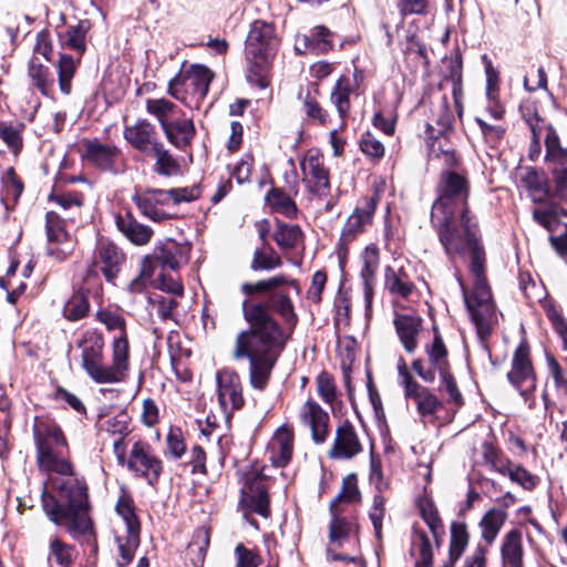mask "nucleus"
Listing matches in <instances>:
<instances>
[{
  "mask_svg": "<svg viewBox=\"0 0 567 567\" xmlns=\"http://www.w3.org/2000/svg\"><path fill=\"white\" fill-rule=\"evenodd\" d=\"M485 460L492 468L509 481L517 484L526 492H533L539 484L540 478L525 468L523 465L514 463L492 446H486L484 452Z\"/></svg>",
  "mask_w": 567,
  "mask_h": 567,
  "instance_id": "10",
  "label": "nucleus"
},
{
  "mask_svg": "<svg viewBox=\"0 0 567 567\" xmlns=\"http://www.w3.org/2000/svg\"><path fill=\"white\" fill-rule=\"evenodd\" d=\"M279 40L271 23L257 20L251 24L246 40V53L256 65L266 64L275 54Z\"/></svg>",
  "mask_w": 567,
  "mask_h": 567,
  "instance_id": "9",
  "label": "nucleus"
},
{
  "mask_svg": "<svg viewBox=\"0 0 567 567\" xmlns=\"http://www.w3.org/2000/svg\"><path fill=\"white\" fill-rule=\"evenodd\" d=\"M545 164L554 183V195L567 200V145L564 146L555 127L547 126L544 138Z\"/></svg>",
  "mask_w": 567,
  "mask_h": 567,
  "instance_id": "7",
  "label": "nucleus"
},
{
  "mask_svg": "<svg viewBox=\"0 0 567 567\" xmlns=\"http://www.w3.org/2000/svg\"><path fill=\"white\" fill-rule=\"evenodd\" d=\"M132 200L138 212L153 221L161 223L173 217V214L168 210L171 205L166 189H140L134 193Z\"/></svg>",
  "mask_w": 567,
  "mask_h": 567,
  "instance_id": "14",
  "label": "nucleus"
},
{
  "mask_svg": "<svg viewBox=\"0 0 567 567\" xmlns=\"http://www.w3.org/2000/svg\"><path fill=\"white\" fill-rule=\"evenodd\" d=\"M470 542V534L466 524L463 522H453L451 524V539L449 547V563L443 567H454L455 563L462 557Z\"/></svg>",
  "mask_w": 567,
  "mask_h": 567,
  "instance_id": "40",
  "label": "nucleus"
},
{
  "mask_svg": "<svg viewBox=\"0 0 567 567\" xmlns=\"http://www.w3.org/2000/svg\"><path fill=\"white\" fill-rule=\"evenodd\" d=\"M412 554L417 555L416 567H431L433 563L432 544L425 532L414 528Z\"/></svg>",
  "mask_w": 567,
  "mask_h": 567,
  "instance_id": "50",
  "label": "nucleus"
},
{
  "mask_svg": "<svg viewBox=\"0 0 567 567\" xmlns=\"http://www.w3.org/2000/svg\"><path fill=\"white\" fill-rule=\"evenodd\" d=\"M28 76L31 85L38 89L44 96H50L54 87V79L49 68L41 63L39 56H32L29 62Z\"/></svg>",
  "mask_w": 567,
  "mask_h": 567,
  "instance_id": "38",
  "label": "nucleus"
},
{
  "mask_svg": "<svg viewBox=\"0 0 567 567\" xmlns=\"http://www.w3.org/2000/svg\"><path fill=\"white\" fill-rule=\"evenodd\" d=\"M547 370L549 381L546 383V388L543 391L542 399L544 405L548 409L551 403L549 400L548 388L553 386L557 396L567 399V374L559 362L551 354L546 355Z\"/></svg>",
  "mask_w": 567,
  "mask_h": 567,
  "instance_id": "35",
  "label": "nucleus"
},
{
  "mask_svg": "<svg viewBox=\"0 0 567 567\" xmlns=\"http://www.w3.org/2000/svg\"><path fill=\"white\" fill-rule=\"evenodd\" d=\"M83 147V158L90 165L101 171L116 172L122 161V152L117 146L93 138L85 140Z\"/></svg>",
  "mask_w": 567,
  "mask_h": 567,
  "instance_id": "20",
  "label": "nucleus"
},
{
  "mask_svg": "<svg viewBox=\"0 0 567 567\" xmlns=\"http://www.w3.org/2000/svg\"><path fill=\"white\" fill-rule=\"evenodd\" d=\"M213 78L214 73L206 65L192 64L183 74L169 81L168 93L179 100L182 93L179 86H182L186 92L190 91L197 102H200L207 95Z\"/></svg>",
  "mask_w": 567,
  "mask_h": 567,
  "instance_id": "11",
  "label": "nucleus"
},
{
  "mask_svg": "<svg viewBox=\"0 0 567 567\" xmlns=\"http://www.w3.org/2000/svg\"><path fill=\"white\" fill-rule=\"evenodd\" d=\"M117 557L116 563L120 567L128 565L140 546V532H125V535L116 537Z\"/></svg>",
  "mask_w": 567,
  "mask_h": 567,
  "instance_id": "48",
  "label": "nucleus"
},
{
  "mask_svg": "<svg viewBox=\"0 0 567 567\" xmlns=\"http://www.w3.org/2000/svg\"><path fill=\"white\" fill-rule=\"evenodd\" d=\"M384 284L390 293L404 299L409 298L414 290V285L403 268L395 270L386 266L384 269Z\"/></svg>",
  "mask_w": 567,
  "mask_h": 567,
  "instance_id": "42",
  "label": "nucleus"
},
{
  "mask_svg": "<svg viewBox=\"0 0 567 567\" xmlns=\"http://www.w3.org/2000/svg\"><path fill=\"white\" fill-rule=\"evenodd\" d=\"M363 451L359 434L353 424L344 420L334 430V436L328 456L331 460H351Z\"/></svg>",
  "mask_w": 567,
  "mask_h": 567,
  "instance_id": "19",
  "label": "nucleus"
},
{
  "mask_svg": "<svg viewBox=\"0 0 567 567\" xmlns=\"http://www.w3.org/2000/svg\"><path fill=\"white\" fill-rule=\"evenodd\" d=\"M145 110L150 115L157 120L161 128L165 123H168L176 117L178 113H183L175 103L164 97L147 99L145 101Z\"/></svg>",
  "mask_w": 567,
  "mask_h": 567,
  "instance_id": "46",
  "label": "nucleus"
},
{
  "mask_svg": "<svg viewBox=\"0 0 567 567\" xmlns=\"http://www.w3.org/2000/svg\"><path fill=\"white\" fill-rule=\"evenodd\" d=\"M470 184L467 178L453 171L441 174L439 197L432 205L431 216L472 214L468 204Z\"/></svg>",
  "mask_w": 567,
  "mask_h": 567,
  "instance_id": "5",
  "label": "nucleus"
},
{
  "mask_svg": "<svg viewBox=\"0 0 567 567\" xmlns=\"http://www.w3.org/2000/svg\"><path fill=\"white\" fill-rule=\"evenodd\" d=\"M78 557V550L74 546L54 538L49 546V561L54 559L60 567H71Z\"/></svg>",
  "mask_w": 567,
  "mask_h": 567,
  "instance_id": "51",
  "label": "nucleus"
},
{
  "mask_svg": "<svg viewBox=\"0 0 567 567\" xmlns=\"http://www.w3.org/2000/svg\"><path fill=\"white\" fill-rule=\"evenodd\" d=\"M285 285L298 289L296 281L286 275L241 285V291L246 296L269 292L267 303L243 301V315L249 328L241 330L236 336L231 351L234 360L247 359L249 361V383L258 391H264L268 386L272 369L288 339L269 309L277 311L290 330L298 322L289 296L282 291H276L277 288Z\"/></svg>",
  "mask_w": 567,
  "mask_h": 567,
  "instance_id": "1",
  "label": "nucleus"
},
{
  "mask_svg": "<svg viewBox=\"0 0 567 567\" xmlns=\"http://www.w3.org/2000/svg\"><path fill=\"white\" fill-rule=\"evenodd\" d=\"M507 381L518 391L524 399L528 409H534L536 399L534 392L536 390L537 378L530 358V347L526 339H523L515 349L511 370L507 372Z\"/></svg>",
  "mask_w": 567,
  "mask_h": 567,
  "instance_id": "6",
  "label": "nucleus"
},
{
  "mask_svg": "<svg viewBox=\"0 0 567 567\" xmlns=\"http://www.w3.org/2000/svg\"><path fill=\"white\" fill-rule=\"evenodd\" d=\"M281 265L282 260L274 248L270 247L268 250L256 248L252 255L250 269L254 271L271 270L281 267Z\"/></svg>",
  "mask_w": 567,
  "mask_h": 567,
  "instance_id": "53",
  "label": "nucleus"
},
{
  "mask_svg": "<svg viewBox=\"0 0 567 567\" xmlns=\"http://www.w3.org/2000/svg\"><path fill=\"white\" fill-rule=\"evenodd\" d=\"M396 8L402 16H426L431 9V0H399Z\"/></svg>",
  "mask_w": 567,
  "mask_h": 567,
  "instance_id": "62",
  "label": "nucleus"
},
{
  "mask_svg": "<svg viewBox=\"0 0 567 567\" xmlns=\"http://www.w3.org/2000/svg\"><path fill=\"white\" fill-rule=\"evenodd\" d=\"M218 401L226 414H230L244 406L243 384L237 372L223 369L217 372Z\"/></svg>",
  "mask_w": 567,
  "mask_h": 567,
  "instance_id": "17",
  "label": "nucleus"
},
{
  "mask_svg": "<svg viewBox=\"0 0 567 567\" xmlns=\"http://www.w3.org/2000/svg\"><path fill=\"white\" fill-rule=\"evenodd\" d=\"M145 156L154 158L153 173L163 177H173L181 174V162L176 158L163 142L157 144Z\"/></svg>",
  "mask_w": 567,
  "mask_h": 567,
  "instance_id": "34",
  "label": "nucleus"
},
{
  "mask_svg": "<svg viewBox=\"0 0 567 567\" xmlns=\"http://www.w3.org/2000/svg\"><path fill=\"white\" fill-rule=\"evenodd\" d=\"M127 468L150 485H155L163 472V463L147 443L137 441L130 451Z\"/></svg>",
  "mask_w": 567,
  "mask_h": 567,
  "instance_id": "13",
  "label": "nucleus"
},
{
  "mask_svg": "<svg viewBox=\"0 0 567 567\" xmlns=\"http://www.w3.org/2000/svg\"><path fill=\"white\" fill-rule=\"evenodd\" d=\"M124 261V255L121 249L110 241H100L96 246L94 259L86 271L84 278L89 281L91 277L97 275V268L104 275L107 281H112L120 271V267Z\"/></svg>",
  "mask_w": 567,
  "mask_h": 567,
  "instance_id": "18",
  "label": "nucleus"
},
{
  "mask_svg": "<svg viewBox=\"0 0 567 567\" xmlns=\"http://www.w3.org/2000/svg\"><path fill=\"white\" fill-rule=\"evenodd\" d=\"M152 256L161 265V272L165 269L177 270L186 261L185 247L174 240L156 246Z\"/></svg>",
  "mask_w": 567,
  "mask_h": 567,
  "instance_id": "36",
  "label": "nucleus"
},
{
  "mask_svg": "<svg viewBox=\"0 0 567 567\" xmlns=\"http://www.w3.org/2000/svg\"><path fill=\"white\" fill-rule=\"evenodd\" d=\"M300 424L310 431L316 444H323L330 433L329 413L313 399H308L298 411Z\"/></svg>",
  "mask_w": 567,
  "mask_h": 567,
  "instance_id": "16",
  "label": "nucleus"
},
{
  "mask_svg": "<svg viewBox=\"0 0 567 567\" xmlns=\"http://www.w3.org/2000/svg\"><path fill=\"white\" fill-rule=\"evenodd\" d=\"M358 86V75L354 74L351 79L348 75H341L330 93V102L336 107L340 120L344 121L348 116L351 102L350 95L354 92Z\"/></svg>",
  "mask_w": 567,
  "mask_h": 567,
  "instance_id": "31",
  "label": "nucleus"
},
{
  "mask_svg": "<svg viewBox=\"0 0 567 567\" xmlns=\"http://www.w3.org/2000/svg\"><path fill=\"white\" fill-rule=\"evenodd\" d=\"M317 391L322 400L332 404L337 398L336 384L332 377L327 372H321L317 377Z\"/></svg>",
  "mask_w": 567,
  "mask_h": 567,
  "instance_id": "63",
  "label": "nucleus"
},
{
  "mask_svg": "<svg viewBox=\"0 0 567 567\" xmlns=\"http://www.w3.org/2000/svg\"><path fill=\"white\" fill-rule=\"evenodd\" d=\"M123 136L134 150L144 155L162 142L155 125L145 118H138L134 124L126 125Z\"/></svg>",
  "mask_w": 567,
  "mask_h": 567,
  "instance_id": "22",
  "label": "nucleus"
},
{
  "mask_svg": "<svg viewBox=\"0 0 567 567\" xmlns=\"http://www.w3.org/2000/svg\"><path fill=\"white\" fill-rule=\"evenodd\" d=\"M76 71V63L71 55L61 54L58 62L59 87L60 91L68 95L72 91V79Z\"/></svg>",
  "mask_w": 567,
  "mask_h": 567,
  "instance_id": "54",
  "label": "nucleus"
},
{
  "mask_svg": "<svg viewBox=\"0 0 567 567\" xmlns=\"http://www.w3.org/2000/svg\"><path fill=\"white\" fill-rule=\"evenodd\" d=\"M360 150L372 161H380L385 153L384 145L371 133H364L360 140Z\"/></svg>",
  "mask_w": 567,
  "mask_h": 567,
  "instance_id": "61",
  "label": "nucleus"
},
{
  "mask_svg": "<svg viewBox=\"0 0 567 567\" xmlns=\"http://www.w3.org/2000/svg\"><path fill=\"white\" fill-rule=\"evenodd\" d=\"M361 262L360 278L363 284L365 309L369 311L373 300L377 272L380 265V250L377 245L371 244L365 247L361 254Z\"/></svg>",
  "mask_w": 567,
  "mask_h": 567,
  "instance_id": "25",
  "label": "nucleus"
},
{
  "mask_svg": "<svg viewBox=\"0 0 567 567\" xmlns=\"http://www.w3.org/2000/svg\"><path fill=\"white\" fill-rule=\"evenodd\" d=\"M546 316L555 331L561 338L564 350H567V320L561 315V312L554 306H549L546 308Z\"/></svg>",
  "mask_w": 567,
  "mask_h": 567,
  "instance_id": "64",
  "label": "nucleus"
},
{
  "mask_svg": "<svg viewBox=\"0 0 567 567\" xmlns=\"http://www.w3.org/2000/svg\"><path fill=\"white\" fill-rule=\"evenodd\" d=\"M1 184L2 194L0 202L7 212L12 210L23 192V184L13 167H9L6 171Z\"/></svg>",
  "mask_w": 567,
  "mask_h": 567,
  "instance_id": "41",
  "label": "nucleus"
},
{
  "mask_svg": "<svg viewBox=\"0 0 567 567\" xmlns=\"http://www.w3.org/2000/svg\"><path fill=\"white\" fill-rule=\"evenodd\" d=\"M274 240L281 250H293L303 246L305 234L298 225L278 223Z\"/></svg>",
  "mask_w": 567,
  "mask_h": 567,
  "instance_id": "39",
  "label": "nucleus"
},
{
  "mask_svg": "<svg viewBox=\"0 0 567 567\" xmlns=\"http://www.w3.org/2000/svg\"><path fill=\"white\" fill-rule=\"evenodd\" d=\"M116 512L125 522L126 532H140V522L131 497L127 495L121 496L116 503Z\"/></svg>",
  "mask_w": 567,
  "mask_h": 567,
  "instance_id": "56",
  "label": "nucleus"
},
{
  "mask_svg": "<svg viewBox=\"0 0 567 567\" xmlns=\"http://www.w3.org/2000/svg\"><path fill=\"white\" fill-rule=\"evenodd\" d=\"M51 485L56 497L52 498L51 504H44L50 519L56 525L65 523L66 530L73 538L84 537L90 540L93 537V526L89 516L86 483L73 473L64 477L52 478Z\"/></svg>",
  "mask_w": 567,
  "mask_h": 567,
  "instance_id": "3",
  "label": "nucleus"
},
{
  "mask_svg": "<svg viewBox=\"0 0 567 567\" xmlns=\"http://www.w3.org/2000/svg\"><path fill=\"white\" fill-rule=\"evenodd\" d=\"M24 130L25 124L20 121L0 123V140L16 156L19 155L23 148Z\"/></svg>",
  "mask_w": 567,
  "mask_h": 567,
  "instance_id": "43",
  "label": "nucleus"
},
{
  "mask_svg": "<svg viewBox=\"0 0 567 567\" xmlns=\"http://www.w3.org/2000/svg\"><path fill=\"white\" fill-rule=\"evenodd\" d=\"M116 226L118 230L134 245L144 246L148 244L153 237V229L137 221L131 213L118 215L116 217Z\"/></svg>",
  "mask_w": 567,
  "mask_h": 567,
  "instance_id": "33",
  "label": "nucleus"
},
{
  "mask_svg": "<svg viewBox=\"0 0 567 567\" xmlns=\"http://www.w3.org/2000/svg\"><path fill=\"white\" fill-rule=\"evenodd\" d=\"M78 347L81 349L82 368L96 383L122 382L130 368V344L127 337L120 336L112 344V363L104 364V338L96 330H86Z\"/></svg>",
  "mask_w": 567,
  "mask_h": 567,
  "instance_id": "4",
  "label": "nucleus"
},
{
  "mask_svg": "<svg viewBox=\"0 0 567 567\" xmlns=\"http://www.w3.org/2000/svg\"><path fill=\"white\" fill-rule=\"evenodd\" d=\"M169 144L178 150H185L195 137L194 122L185 116H176L161 128Z\"/></svg>",
  "mask_w": 567,
  "mask_h": 567,
  "instance_id": "28",
  "label": "nucleus"
},
{
  "mask_svg": "<svg viewBox=\"0 0 567 567\" xmlns=\"http://www.w3.org/2000/svg\"><path fill=\"white\" fill-rule=\"evenodd\" d=\"M35 447L44 442L48 447L68 451V442L62 430L56 425H44L34 429Z\"/></svg>",
  "mask_w": 567,
  "mask_h": 567,
  "instance_id": "49",
  "label": "nucleus"
},
{
  "mask_svg": "<svg viewBox=\"0 0 567 567\" xmlns=\"http://www.w3.org/2000/svg\"><path fill=\"white\" fill-rule=\"evenodd\" d=\"M303 181L309 189L317 196H324L329 192V173L323 165V156L318 151H309L300 163Z\"/></svg>",
  "mask_w": 567,
  "mask_h": 567,
  "instance_id": "21",
  "label": "nucleus"
},
{
  "mask_svg": "<svg viewBox=\"0 0 567 567\" xmlns=\"http://www.w3.org/2000/svg\"><path fill=\"white\" fill-rule=\"evenodd\" d=\"M433 341L425 347V352L429 358L430 367H426L424 361L416 359L412 362V369L417 375L427 383L435 380V372L444 373L450 370V362L447 359L449 352L443 341L441 333L436 327L433 328Z\"/></svg>",
  "mask_w": 567,
  "mask_h": 567,
  "instance_id": "12",
  "label": "nucleus"
},
{
  "mask_svg": "<svg viewBox=\"0 0 567 567\" xmlns=\"http://www.w3.org/2000/svg\"><path fill=\"white\" fill-rule=\"evenodd\" d=\"M520 181L534 203H544L549 197L550 192L544 173L534 167H526Z\"/></svg>",
  "mask_w": 567,
  "mask_h": 567,
  "instance_id": "37",
  "label": "nucleus"
},
{
  "mask_svg": "<svg viewBox=\"0 0 567 567\" xmlns=\"http://www.w3.org/2000/svg\"><path fill=\"white\" fill-rule=\"evenodd\" d=\"M506 518V512L499 508H492L482 517L480 522L481 535L487 545L494 543Z\"/></svg>",
  "mask_w": 567,
  "mask_h": 567,
  "instance_id": "45",
  "label": "nucleus"
},
{
  "mask_svg": "<svg viewBox=\"0 0 567 567\" xmlns=\"http://www.w3.org/2000/svg\"><path fill=\"white\" fill-rule=\"evenodd\" d=\"M169 205L176 206L182 203H190L200 197L202 189L198 185L166 189Z\"/></svg>",
  "mask_w": 567,
  "mask_h": 567,
  "instance_id": "58",
  "label": "nucleus"
},
{
  "mask_svg": "<svg viewBox=\"0 0 567 567\" xmlns=\"http://www.w3.org/2000/svg\"><path fill=\"white\" fill-rule=\"evenodd\" d=\"M265 199L274 212L287 218H295L298 214L295 200L281 188H271Z\"/></svg>",
  "mask_w": 567,
  "mask_h": 567,
  "instance_id": "47",
  "label": "nucleus"
},
{
  "mask_svg": "<svg viewBox=\"0 0 567 567\" xmlns=\"http://www.w3.org/2000/svg\"><path fill=\"white\" fill-rule=\"evenodd\" d=\"M332 32L323 25H316L311 29L310 34H305L301 41L305 52L310 51L317 54L326 53L333 47Z\"/></svg>",
  "mask_w": 567,
  "mask_h": 567,
  "instance_id": "44",
  "label": "nucleus"
},
{
  "mask_svg": "<svg viewBox=\"0 0 567 567\" xmlns=\"http://www.w3.org/2000/svg\"><path fill=\"white\" fill-rule=\"evenodd\" d=\"M441 378V386L440 390L443 392H446L449 398L447 402L454 404L455 406L463 405V395L460 392L456 381L453 377V374L449 371H445L444 373H440Z\"/></svg>",
  "mask_w": 567,
  "mask_h": 567,
  "instance_id": "60",
  "label": "nucleus"
},
{
  "mask_svg": "<svg viewBox=\"0 0 567 567\" xmlns=\"http://www.w3.org/2000/svg\"><path fill=\"white\" fill-rule=\"evenodd\" d=\"M501 558L504 567H524L523 534L519 529H511L504 535Z\"/></svg>",
  "mask_w": 567,
  "mask_h": 567,
  "instance_id": "32",
  "label": "nucleus"
},
{
  "mask_svg": "<svg viewBox=\"0 0 567 567\" xmlns=\"http://www.w3.org/2000/svg\"><path fill=\"white\" fill-rule=\"evenodd\" d=\"M447 259L454 264L456 257L470 251V271L473 276V290L467 291L463 281L457 278L462 288L466 309L476 327L478 336L488 337L496 321L495 306L485 276L486 256L478 237V224L473 214L431 216Z\"/></svg>",
  "mask_w": 567,
  "mask_h": 567,
  "instance_id": "2",
  "label": "nucleus"
},
{
  "mask_svg": "<svg viewBox=\"0 0 567 567\" xmlns=\"http://www.w3.org/2000/svg\"><path fill=\"white\" fill-rule=\"evenodd\" d=\"M37 461L40 470L53 472L61 477L73 474V466L69 460L68 451L48 447L44 442L39 443Z\"/></svg>",
  "mask_w": 567,
  "mask_h": 567,
  "instance_id": "26",
  "label": "nucleus"
},
{
  "mask_svg": "<svg viewBox=\"0 0 567 567\" xmlns=\"http://www.w3.org/2000/svg\"><path fill=\"white\" fill-rule=\"evenodd\" d=\"M378 196L365 197L361 206L348 217L340 237V243L347 245L361 234L365 226L371 224L372 216L377 209Z\"/></svg>",
  "mask_w": 567,
  "mask_h": 567,
  "instance_id": "23",
  "label": "nucleus"
},
{
  "mask_svg": "<svg viewBox=\"0 0 567 567\" xmlns=\"http://www.w3.org/2000/svg\"><path fill=\"white\" fill-rule=\"evenodd\" d=\"M47 252L56 261L65 260L75 248V239L64 229L62 217L54 212L47 214Z\"/></svg>",
  "mask_w": 567,
  "mask_h": 567,
  "instance_id": "15",
  "label": "nucleus"
},
{
  "mask_svg": "<svg viewBox=\"0 0 567 567\" xmlns=\"http://www.w3.org/2000/svg\"><path fill=\"white\" fill-rule=\"evenodd\" d=\"M330 513L332 515L329 525L330 544L341 547L346 543L357 542V525L340 515L341 509L336 508V502H331Z\"/></svg>",
  "mask_w": 567,
  "mask_h": 567,
  "instance_id": "30",
  "label": "nucleus"
},
{
  "mask_svg": "<svg viewBox=\"0 0 567 567\" xmlns=\"http://www.w3.org/2000/svg\"><path fill=\"white\" fill-rule=\"evenodd\" d=\"M420 512L434 539L439 542V538L443 535L444 529L437 511L434 508L432 503L425 502L420 505Z\"/></svg>",
  "mask_w": 567,
  "mask_h": 567,
  "instance_id": "57",
  "label": "nucleus"
},
{
  "mask_svg": "<svg viewBox=\"0 0 567 567\" xmlns=\"http://www.w3.org/2000/svg\"><path fill=\"white\" fill-rule=\"evenodd\" d=\"M293 451V432L287 426L277 430L269 443V454L272 465L277 467L286 466Z\"/></svg>",
  "mask_w": 567,
  "mask_h": 567,
  "instance_id": "29",
  "label": "nucleus"
},
{
  "mask_svg": "<svg viewBox=\"0 0 567 567\" xmlns=\"http://www.w3.org/2000/svg\"><path fill=\"white\" fill-rule=\"evenodd\" d=\"M240 494L239 506L245 515L254 512L265 518L269 516L268 480L261 472L244 473Z\"/></svg>",
  "mask_w": 567,
  "mask_h": 567,
  "instance_id": "8",
  "label": "nucleus"
},
{
  "mask_svg": "<svg viewBox=\"0 0 567 567\" xmlns=\"http://www.w3.org/2000/svg\"><path fill=\"white\" fill-rule=\"evenodd\" d=\"M302 111L307 118L313 123L326 125L330 122V116L327 110H324L318 100L307 92L302 97Z\"/></svg>",
  "mask_w": 567,
  "mask_h": 567,
  "instance_id": "55",
  "label": "nucleus"
},
{
  "mask_svg": "<svg viewBox=\"0 0 567 567\" xmlns=\"http://www.w3.org/2000/svg\"><path fill=\"white\" fill-rule=\"evenodd\" d=\"M90 302L85 292L73 293L63 307V317L69 321H78L87 316Z\"/></svg>",
  "mask_w": 567,
  "mask_h": 567,
  "instance_id": "52",
  "label": "nucleus"
},
{
  "mask_svg": "<svg viewBox=\"0 0 567 567\" xmlns=\"http://www.w3.org/2000/svg\"><path fill=\"white\" fill-rule=\"evenodd\" d=\"M51 200L56 203L64 212L71 210L73 214L80 213L84 197L81 193L66 192L53 195Z\"/></svg>",
  "mask_w": 567,
  "mask_h": 567,
  "instance_id": "59",
  "label": "nucleus"
},
{
  "mask_svg": "<svg viewBox=\"0 0 567 567\" xmlns=\"http://www.w3.org/2000/svg\"><path fill=\"white\" fill-rule=\"evenodd\" d=\"M403 393L406 400L413 402L423 422L433 421L435 414L443 408V401L431 389L419 382Z\"/></svg>",
  "mask_w": 567,
  "mask_h": 567,
  "instance_id": "24",
  "label": "nucleus"
},
{
  "mask_svg": "<svg viewBox=\"0 0 567 567\" xmlns=\"http://www.w3.org/2000/svg\"><path fill=\"white\" fill-rule=\"evenodd\" d=\"M422 322V318L416 315L401 313L394 318L395 332L408 353H413L419 346Z\"/></svg>",
  "mask_w": 567,
  "mask_h": 567,
  "instance_id": "27",
  "label": "nucleus"
}]
</instances>
